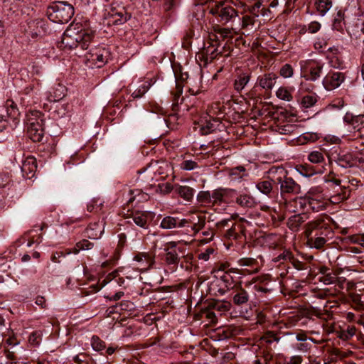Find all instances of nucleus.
<instances>
[{"mask_svg":"<svg viewBox=\"0 0 364 364\" xmlns=\"http://www.w3.org/2000/svg\"><path fill=\"white\" fill-rule=\"evenodd\" d=\"M218 280L222 282V285L223 287H225V289H227V292L229 290H232V287H231V285L232 284L233 280L232 277L225 274L222 276L220 279Z\"/></svg>","mask_w":364,"mask_h":364,"instance_id":"0e129e2a","label":"nucleus"},{"mask_svg":"<svg viewBox=\"0 0 364 364\" xmlns=\"http://www.w3.org/2000/svg\"><path fill=\"white\" fill-rule=\"evenodd\" d=\"M304 235L306 238V245L310 248L321 250L325 246L328 241V240L324 239L323 237H318L316 233L313 235L304 231Z\"/></svg>","mask_w":364,"mask_h":364,"instance_id":"a878e982","label":"nucleus"},{"mask_svg":"<svg viewBox=\"0 0 364 364\" xmlns=\"http://www.w3.org/2000/svg\"><path fill=\"white\" fill-rule=\"evenodd\" d=\"M92 348L96 351H100L105 348V344L99 337L93 336L91 343Z\"/></svg>","mask_w":364,"mask_h":364,"instance_id":"13d9d810","label":"nucleus"},{"mask_svg":"<svg viewBox=\"0 0 364 364\" xmlns=\"http://www.w3.org/2000/svg\"><path fill=\"white\" fill-rule=\"evenodd\" d=\"M331 28L341 33H343L346 27V14L342 9H336V13L332 15Z\"/></svg>","mask_w":364,"mask_h":364,"instance_id":"4be33fe9","label":"nucleus"},{"mask_svg":"<svg viewBox=\"0 0 364 364\" xmlns=\"http://www.w3.org/2000/svg\"><path fill=\"white\" fill-rule=\"evenodd\" d=\"M123 191L124 193H127L124 200L127 205L132 203L134 201L141 203L147 200L149 198V195L142 192L141 189H130L129 187L125 186Z\"/></svg>","mask_w":364,"mask_h":364,"instance_id":"a211bd4d","label":"nucleus"},{"mask_svg":"<svg viewBox=\"0 0 364 364\" xmlns=\"http://www.w3.org/2000/svg\"><path fill=\"white\" fill-rule=\"evenodd\" d=\"M197 166H198L197 163L192 160L183 161L181 164V168L183 170H186V171L193 170Z\"/></svg>","mask_w":364,"mask_h":364,"instance_id":"338daca9","label":"nucleus"},{"mask_svg":"<svg viewBox=\"0 0 364 364\" xmlns=\"http://www.w3.org/2000/svg\"><path fill=\"white\" fill-rule=\"evenodd\" d=\"M46 23L42 20H34L28 23V33L33 38L41 36L46 32Z\"/></svg>","mask_w":364,"mask_h":364,"instance_id":"bb28decb","label":"nucleus"},{"mask_svg":"<svg viewBox=\"0 0 364 364\" xmlns=\"http://www.w3.org/2000/svg\"><path fill=\"white\" fill-rule=\"evenodd\" d=\"M134 259L139 263V266L144 270L149 269L154 264V257L146 252L138 253L134 256Z\"/></svg>","mask_w":364,"mask_h":364,"instance_id":"c756f323","label":"nucleus"},{"mask_svg":"<svg viewBox=\"0 0 364 364\" xmlns=\"http://www.w3.org/2000/svg\"><path fill=\"white\" fill-rule=\"evenodd\" d=\"M42 336H43V333H42L41 331H40V330L35 331L33 333H31V334L30 335L29 342L31 343H32L33 345L38 346V345H39V343L41 341Z\"/></svg>","mask_w":364,"mask_h":364,"instance_id":"052dcab7","label":"nucleus"},{"mask_svg":"<svg viewBox=\"0 0 364 364\" xmlns=\"http://www.w3.org/2000/svg\"><path fill=\"white\" fill-rule=\"evenodd\" d=\"M308 159L311 163L316 164L315 166H323L325 161L323 154L319 151H311L308 156Z\"/></svg>","mask_w":364,"mask_h":364,"instance_id":"49530a36","label":"nucleus"},{"mask_svg":"<svg viewBox=\"0 0 364 364\" xmlns=\"http://www.w3.org/2000/svg\"><path fill=\"white\" fill-rule=\"evenodd\" d=\"M321 25L318 21L311 22L306 28V31L310 33H316L321 29Z\"/></svg>","mask_w":364,"mask_h":364,"instance_id":"774afa93","label":"nucleus"},{"mask_svg":"<svg viewBox=\"0 0 364 364\" xmlns=\"http://www.w3.org/2000/svg\"><path fill=\"white\" fill-rule=\"evenodd\" d=\"M319 281L321 282H323L326 285H328L336 283L338 281V277L336 276V274L331 271L327 274L321 276L319 277Z\"/></svg>","mask_w":364,"mask_h":364,"instance_id":"864d4df0","label":"nucleus"},{"mask_svg":"<svg viewBox=\"0 0 364 364\" xmlns=\"http://www.w3.org/2000/svg\"><path fill=\"white\" fill-rule=\"evenodd\" d=\"M210 293L215 296H223L227 293V289L223 287L221 281L213 282L209 287Z\"/></svg>","mask_w":364,"mask_h":364,"instance_id":"37998d69","label":"nucleus"},{"mask_svg":"<svg viewBox=\"0 0 364 364\" xmlns=\"http://www.w3.org/2000/svg\"><path fill=\"white\" fill-rule=\"evenodd\" d=\"M279 78L274 73H268L259 75L257 80V85L266 91H271Z\"/></svg>","mask_w":364,"mask_h":364,"instance_id":"aec40b11","label":"nucleus"},{"mask_svg":"<svg viewBox=\"0 0 364 364\" xmlns=\"http://www.w3.org/2000/svg\"><path fill=\"white\" fill-rule=\"evenodd\" d=\"M228 189L218 188L211 192V204L220 205L225 202V197L228 195Z\"/></svg>","mask_w":364,"mask_h":364,"instance_id":"58836bf2","label":"nucleus"},{"mask_svg":"<svg viewBox=\"0 0 364 364\" xmlns=\"http://www.w3.org/2000/svg\"><path fill=\"white\" fill-rule=\"evenodd\" d=\"M317 102V96L316 95H305L301 98V105L304 108H310L313 107Z\"/></svg>","mask_w":364,"mask_h":364,"instance_id":"603ef678","label":"nucleus"},{"mask_svg":"<svg viewBox=\"0 0 364 364\" xmlns=\"http://www.w3.org/2000/svg\"><path fill=\"white\" fill-rule=\"evenodd\" d=\"M268 173L274 183L279 186L280 194L282 197L287 195H297L301 192L300 185L291 177H289L287 171L282 166H272Z\"/></svg>","mask_w":364,"mask_h":364,"instance_id":"f03ea898","label":"nucleus"},{"mask_svg":"<svg viewBox=\"0 0 364 364\" xmlns=\"http://www.w3.org/2000/svg\"><path fill=\"white\" fill-rule=\"evenodd\" d=\"M151 83L149 82H144L143 84H141L139 87L135 90L132 94V97L134 99H139L141 98L150 88Z\"/></svg>","mask_w":364,"mask_h":364,"instance_id":"09e8293b","label":"nucleus"},{"mask_svg":"<svg viewBox=\"0 0 364 364\" xmlns=\"http://www.w3.org/2000/svg\"><path fill=\"white\" fill-rule=\"evenodd\" d=\"M278 98L282 100L290 101L292 100L291 92L285 87H280L276 92Z\"/></svg>","mask_w":364,"mask_h":364,"instance_id":"5fc2aeb1","label":"nucleus"},{"mask_svg":"<svg viewBox=\"0 0 364 364\" xmlns=\"http://www.w3.org/2000/svg\"><path fill=\"white\" fill-rule=\"evenodd\" d=\"M104 232V225L102 222L90 223L87 228V234L89 238L97 240L101 237Z\"/></svg>","mask_w":364,"mask_h":364,"instance_id":"72a5a7b5","label":"nucleus"},{"mask_svg":"<svg viewBox=\"0 0 364 364\" xmlns=\"http://www.w3.org/2000/svg\"><path fill=\"white\" fill-rule=\"evenodd\" d=\"M210 13L215 16L222 23H227L237 16L238 12L231 6L218 4L210 9Z\"/></svg>","mask_w":364,"mask_h":364,"instance_id":"6e6552de","label":"nucleus"},{"mask_svg":"<svg viewBox=\"0 0 364 364\" xmlns=\"http://www.w3.org/2000/svg\"><path fill=\"white\" fill-rule=\"evenodd\" d=\"M165 261L168 265H173V270H176L181 259H183L187 262H189L193 256L191 255H185V248L182 247H177L175 242L170 243V247L165 250Z\"/></svg>","mask_w":364,"mask_h":364,"instance_id":"0eeeda50","label":"nucleus"},{"mask_svg":"<svg viewBox=\"0 0 364 364\" xmlns=\"http://www.w3.org/2000/svg\"><path fill=\"white\" fill-rule=\"evenodd\" d=\"M7 115L13 119H16L20 115V112L15 102L8 100L6 102Z\"/></svg>","mask_w":364,"mask_h":364,"instance_id":"a18cd8bd","label":"nucleus"},{"mask_svg":"<svg viewBox=\"0 0 364 364\" xmlns=\"http://www.w3.org/2000/svg\"><path fill=\"white\" fill-rule=\"evenodd\" d=\"M293 257L292 253L288 250H283V252L280 253L277 257L273 259L274 262H279L281 260L287 261L290 260Z\"/></svg>","mask_w":364,"mask_h":364,"instance_id":"e2e57ef3","label":"nucleus"},{"mask_svg":"<svg viewBox=\"0 0 364 364\" xmlns=\"http://www.w3.org/2000/svg\"><path fill=\"white\" fill-rule=\"evenodd\" d=\"M211 192L200 191L197 195V200L200 203H211Z\"/></svg>","mask_w":364,"mask_h":364,"instance_id":"4d7b16f0","label":"nucleus"},{"mask_svg":"<svg viewBox=\"0 0 364 364\" xmlns=\"http://www.w3.org/2000/svg\"><path fill=\"white\" fill-rule=\"evenodd\" d=\"M189 220L193 225L191 228L195 232H198L205 227V216L204 215H193Z\"/></svg>","mask_w":364,"mask_h":364,"instance_id":"4c0bfd02","label":"nucleus"},{"mask_svg":"<svg viewBox=\"0 0 364 364\" xmlns=\"http://www.w3.org/2000/svg\"><path fill=\"white\" fill-rule=\"evenodd\" d=\"M308 218L309 216L306 213L293 215L288 218V228L291 230L296 232L299 230L301 225L308 220Z\"/></svg>","mask_w":364,"mask_h":364,"instance_id":"c85d7f7f","label":"nucleus"},{"mask_svg":"<svg viewBox=\"0 0 364 364\" xmlns=\"http://www.w3.org/2000/svg\"><path fill=\"white\" fill-rule=\"evenodd\" d=\"M324 64L318 60H309L301 63L304 77L310 81L317 80L322 72Z\"/></svg>","mask_w":364,"mask_h":364,"instance_id":"1a4fd4ad","label":"nucleus"},{"mask_svg":"<svg viewBox=\"0 0 364 364\" xmlns=\"http://www.w3.org/2000/svg\"><path fill=\"white\" fill-rule=\"evenodd\" d=\"M330 159L335 161L338 166L343 168L352 167L354 165L353 158L350 154H338L336 156L332 154Z\"/></svg>","mask_w":364,"mask_h":364,"instance_id":"7c9ffc66","label":"nucleus"},{"mask_svg":"<svg viewBox=\"0 0 364 364\" xmlns=\"http://www.w3.org/2000/svg\"><path fill=\"white\" fill-rule=\"evenodd\" d=\"M327 58L330 65L333 68H341L343 61L338 48L332 47L328 49Z\"/></svg>","mask_w":364,"mask_h":364,"instance_id":"cd10ccee","label":"nucleus"},{"mask_svg":"<svg viewBox=\"0 0 364 364\" xmlns=\"http://www.w3.org/2000/svg\"><path fill=\"white\" fill-rule=\"evenodd\" d=\"M183 92V89L181 87L176 85V90L175 92H172V95L173 96V102L172 104L173 109L176 110V107H177L178 104V100Z\"/></svg>","mask_w":364,"mask_h":364,"instance_id":"69168bd1","label":"nucleus"},{"mask_svg":"<svg viewBox=\"0 0 364 364\" xmlns=\"http://www.w3.org/2000/svg\"><path fill=\"white\" fill-rule=\"evenodd\" d=\"M312 347L311 342L309 341H301L294 346V348L299 351L306 353Z\"/></svg>","mask_w":364,"mask_h":364,"instance_id":"680f3d73","label":"nucleus"},{"mask_svg":"<svg viewBox=\"0 0 364 364\" xmlns=\"http://www.w3.org/2000/svg\"><path fill=\"white\" fill-rule=\"evenodd\" d=\"M356 328L354 326H348L346 329H341L336 332L337 337L343 340L348 341L355 335Z\"/></svg>","mask_w":364,"mask_h":364,"instance_id":"c03bdc74","label":"nucleus"},{"mask_svg":"<svg viewBox=\"0 0 364 364\" xmlns=\"http://www.w3.org/2000/svg\"><path fill=\"white\" fill-rule=\"evenodd\" d=\"M209 309H214L219 312L228 311L230 309V303L228 301H211L208 304Z\"/></svg>","mask_w":364,"mask_h":364,"instance_id":"79ce46f5","label":"nucleus"},{"mask_svg":"<svg viewBox=\"0 0 364 364\" xmlns=\"http://www.w3.org/2000/svg\"><path fill=\"white\" fill-rule=\"evenodd\" d=\"M127 218H131L140 228L147 229L149 227L147 214L144 212H132Z\"/></svg>","mask_w":364,"mask_h":364,"instance_id":"473e14b6","label":"nucleus"},{"mask_svg":"<svg viewBox=\"0 0 364 364\" xmlns=\"http://www.w3.org/2000/svg\"><path fill=\"white\" fill-rule=\"evenodd\" d=\"M294 70L291 65L289 64H285L284 65L279 71V74L282 77L284 78H289L291 77L293 75Z\"/></svg>","mask_w":364,"mask_h":364,"instance_id":"bf43d9fd","label":"nucleus"},{"mask_svg":"<svg viewBox=\"0 0 364 364\" xmlns=\"http://www.w3.org/2000/svg\"><path fill=\"white\" fill-rule=\"evenodd\" d=\"M174 192L185 200L190 202L193 200L196 191L188 186L176 184Z\"/></svg>","mask_w":364,"mask_h":364,"instance_id":"2f4dec72","label":"nucleus"},{"mask_svg":"<svg viewBox=\"0 0 364 364\" xmlns=\"http://www.w3.org/2000/svg\"><path fill=\"white\" fill-rule=\"evenodd\" d=\"M94 245L87 240H82L76 244V248L75 249L74 253L77 254L78 252L82 250H88L93 247Z\"/></svg>","mask_w":364,"mask_h":364,"instance_id":"6e6d98bb","label":"nucleus"},{"mask_svg":"<svg viewBox=\"0 0 364 364\" xmlns=\"http://www.w3.org/2000/svg\"><path fill=\"white\" fill-rule=\"evenodd\" d=\"M91 60L97 68L102 67L108 62L110 56V52L105 48H96L95 52L90 51Z\"/></svg>","mask_w":364,"mask_h":364,"instance_id":"f3484780","label":"nucleus"},{"mask_svg":"<svg viewBox=\"0 0 364 364\" xmlns=\"http://www.w3.org/2000/svg\"><path fill=\"white\" fill-rule=\"evenodd\" d=\"M250 80V75L242 73L239 75L234 82V88L237 92L242 91Z\"/></svg>","mask_w":364,"mask_h":364,"instance_id":"ea45409f","label":"nucleus"},{"mask_svg":"<svg viewBox=\"0 0 364 364\" xmlns=\"http://www.w3.org/2000/svg\"><path fill=\"white\" fill-rule=\"evenodd\" d=\"M269 174L268 180L259 181L256 183V188L262 194L267 196L269 199L274 200L277 196V189H274V182Z\"/></svg>","mask_w":364,"mask_h":364,"instance_id":"dca6fc26","label":"nucleus"},{"mask_svg":"<svg viewBox=\"0 0 364 364\" xmlns=\"http://www.w3.org/2000/svg\"><path fill=\"white\" fill-rule=\"evenodd\" d=\"M228 176L231 181H240L248 176V172L243 166L233 167L228 171Z\"/></svg>","mask_w":364,"mask_h":364,"instance_id":"c9c22d12","label":"nucleus"},{"mask_svg":"<svg viewBox=\"0 0 364 364\" xmlns=\"http://www.w3.org/2000/svg\"><path fill=\"white\" fill-rule=\"evenodd\" d=\"M333 183L337 189L330 196L329 200L333 204H338L349 198L351 191L348 186H341L340 180L336 179Z\"/></svg>","mask_w":364,"mask_h":364,"instance_id":"4468645a","label":"nucleus"},{"mask_svg":"<svg viewBox=\"0 0 364 364\" xmlns=\"http://www.w3.org/2000/svg\"><path fill=\"white\" fill-rule=\"evenodd\" d=\"M215 225L216 228L220 231H223L225 228H228L224 233V236L227 239L238 240L240 237V232H242L241 225L236 224L230 218L221 220L220 221L218 222Z\"/></svg>","mask_w":364,"mask_h":364,"instance_id":"9d476101","label":"nucleus"},{"mask_svg":"<svg viewBox=\"0 0 364 364\" xmlns=\"http://www.w3.org/2000/svg\"><path fill=\"white\" fill-rule=\"evenodd\" d=\"M314 5L321 16H324L333 6L332 0H315Z\"/></svg>","mask_w":364,"mask_h":364,"instance_id":"e433bc0d","label":"nucleus"},{"mask_svg":"<svg viewBox=\"0 0 364 364\" xmlns=\"http://www.w3.org/2000/svg\"><path fill=\"white\" fill-rule=\"evenodd\" d=\"M235 203L244 208H252L256 205L254 197L247 193L239 194L236 197Z\"/></svg>","mask_w":364,"mask_h":364,"instance_id":"f704fd0d","label":"nucleus"},{"mask_svg":"<svg viewBox=\"0 0 364 364\" xmlns=\"http://www.w3.org/2000/svg\"><path fill=\"white\" fill-rule=\"evenodd\" d=\"M346 80V74L340 71L330 70L322 80L324 88L328 91L339 87Z\"/></svg>","mask_w":364,"mask_h":364,"instance_id":"9b49d317","label":"nucleus"},{"mask_svg":"<svg viewBox=\"0 0 364 364\" xmlns=\"http://www.w3.org/2000/svg\"><path fill=\"white\" fill-rule=\"evenodd\" d=\"M26 128L28 136L33 141H42L44 136V119L40 112L33 111L27 117Z\"/></svg>","mask_w":364,"mask_h":364,"instance_id":"20e7f679","label":"nucleus"},{"mask_svg":"<svg viewBox=\"0 0 364 364\" xmlns=\"http://www.w3.org/2000/svg\"><path fill=\"white\" fill-rule=\"evenodd\" d=\"M239 266L240 267H249L252 268V272H256L257 268L255 267L257 263V260L250 257L241 258L237 261Z\"/></svg>","mask_w":364,"mask_h":364,"instance_id":"3c124183","label":"nucleus"},{"mask_svg":"<svg viewBox=\"0 0 364 364\" xmlns=\"http://www.w3.org/2000/svg\"><path fill=\"white\" fill-rule=\"evenodd\" d=\"M95 31L85 23H73L64 31L60 47L73 49L80 47L82 50L89 48L95 38Z\"/></svg>","mask_w":364,"mask_h":364,"instance_id":"f257e3e1","label":"nucleus"},{"mask_svg":"<svg viewBox=\"0 0 364 364\" xmlns=\"http://www.w3.org/2000/svg\"><path fill=\"white\" fill-rule=\"evenodd\" d=\"M22 175L26 179H32L35 177L37 171L36 159L33 156H28L23 161L21 166Z\"/></svg>","mask_w":364,"mask_h":364,"instance_id":"2eb2a0df","label":"nucleus"},{"mask_svg":"<svg viewBox=\"0 0 364 364\" xmlns=\"http://www.w3.org/2000/svg\"><path fill=\"white\" fill-rule=\"evenodd\" d=\"M131 18V15L126 11L124 8L119 10H112L109 14L108 24L122 25L126 23Z\"/></svg>","mask_w":364,"mask_h":364,"instance_id":"412c9836","label":"nucleus"},{"mask_svg":"<svg viewBox=\"0 0 364 364\" xmlns=\"http://www.w3.org/2000/svg\"><path fill=\"white\" fill-rule=\"evenodd\" d=\"M299 200L301 205H302V201H304V204L308 210L315 212L325 210L327 205V202L318 194L310 193V196L307 198L304 199L300 198Z\"/></svg>","mask_w":364,"mask_h":364,"instance_id":"f8f14e48","label":"nucleus"},{"mask_svg":"<svg viewBox=\"0 0 364 364\" xmlns=\"http://www.w3.org/2000/svg\"><path fill=\"white\" fill-rule=\"evenodd\" d=\"M46 14L53 22L66 23L73 16L74 8L66 1H55L47 8Z\"/></svg>","mask_w":364,"mask_h":364,"instance_id":"7ed1b4c3","label":"nucleus"},{"mask_svg":"<svg viewBox=\"0 0 364 364\" xmlns=\"http://www.w3.org/2000/svg\"><path fill=\"white\" fill-rule=\"evenodd\" d=\"M214 31L215 34H213L212 36L213 38H210V39L215 41V45L212 44L205 50L206 55H210L211 60L216 58L218 55H222L225 48V45L222 46L220 41L230 38L231 34L230 29L220 28L219 26L214 27Z\"/></svg>","mask_w":364,"mask_h":364,"instance_id":"423d86ee","label":"nucleus"},{"mask_svg":"<svg viewBox=\"0 0 364 364\" xmlns=\"http://www.w3.org/2000/svg\"><path fill=\"white\" fill-rule=\"evenodd\" d=\"M231 296L233 304L237 306L247 305L250 299L249 292L242 287L240 283L232 287Z\"/></svg>","mask_w":364,"mask_h":364,"instance_id":"ddd939ff","label":"nucleus"},{"mask_svg":"<svg viewBox=\"0 0 364 364\" xmlns=\"http://www.w3.org/2000/svg\"><path fill=\"white\" fill-rule=\"evenodd\" d=\"M103 201L100 198H93L87 205V210L90 213H97L102 210Z\"/></svg>","mask_w":364,"mask_h":364,"instance_id":"8fccbe9b","label":"nucleus"},{"mask_svg":"<svg viewBox=\"0 0 364 364\" xmlns=\"http://www.w3.org/2000/svg\"><path fill=\"white\" fill-rule=\"evenodd\" d=\"M334 284H336V287H338V289L335 288L333 291H332L331 289H326L323 290V292L320 293L318 294L319 297L323 298L324 296L328 295H337L340 292V291L343 288V282L341 281L340 278H338V281Z\"/></svg>","mask_w":364,"mask_h":364,"instance_id":"de8ad7c7","label":"nucleus"},{"mask_svg":"<svg viewBox=\"0 0 364 364\" xmlns=\"http://www.w3.org/2000/svg\"><path fill=\"white\" fill-rule=\"evenodd\" d=\"M189 220L184 218L166 216L161 220L160 227L163 229L181 228L187 226Z\"/></svg>","mask_w":364,"mask_h":364,"instance_id":"6ab92c4d","label":"nucleus"},{"mask_svg":"<svg viewBox=\"0 0 364 364\" xmlns=\"http://www.w3.org/2000/svg\"><path fill=\"white\" fill-rule=\"evenodd\" d=\"M296 171L304 177H311L324 172V166H313L308 164L296 165Z\"/></svg>","mask_w":364,"mask_h":364,"instance_id":"5701e85b","label":"nucleus"},{"mask_svg":"<svg viewBox=\"0 0 364 364\" xmlns=\"http://www.w3.org/2000/svg\"><path fill=\"white\" fill-rule=\"evenodd\" d=\"M296 129V126L294 124H289L288 122H278L274 129L280 134H289L294 132Z\"/></svg>","mask_w":364,"mask_h":364,"instance_id":"a19ab883","label":"nucleus"},{"mask_svg":"<svg viewBox=\"0 0 364 364\" xmlns=\"http://www.w3.org/2000/svg\"><path fill=\"white\" fill-rule=\"evenodd\" d=\"M343 122L354 129L360 131L364 128V114L353 115L347 112L343 117Z\"/></svg>","mask_w":364,"mask_h":364,"instance_id":"393cba45","label":"nucleus"},{"mask_svg":"<svg viewBox=\"0 0 364 364\" xmlns=\"http://www.w3.org/2000/svg\"><path fill=\"white\" fill-rule=\"evenodd\" d=\"M328 222L329 220L327 218L320 216L309 222L305 225L304 231L313 235L316 233L318 237H323L324 239L329 240L333 238L334 232Z\"/></svg>","mask_w":364,"mask_h":364,"instance_id":"39448f33","label":"nucleus"},{"mask_svg":"<svg viewBox=\"0 0 364 364\" xmlns=\"http://www.w3.org/2000/svg\"><path fill=\"white\" fill-rule=\"evenodd\" d=\"M221 123L218 119L211 118L204 119L200 121V131L203 135H207L215 132L217 129H220Z\"/></svg>","mask_w":364,"mask_h":364,"instance_id":"b1692460","label":"nucleus"}]
</instances>
